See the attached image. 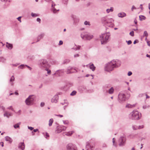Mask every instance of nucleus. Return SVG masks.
I'll return each mask as SVG.
<instances>
[{"mask_svg": "<svg viewBox=\"0 0 150 150\" xmlns=\"http://www.w3.org/2000/svg\"><path fill=\"white\" fill-rule=\"evenodd\" d=\"M1 1H6L7 0H1Z\"/></svg>", "mask_w": 150, "mask_h": 150, "instance_id": "61", "label": "nucleus"}, {"mask_svg": "<svg viewBox=\"0 0 150 150\" xmlns=\"http://www.w3.org/2000/svg\"><path fill=\"white\" fill-rule=\"evenodd\" d=\"M89 67L93 71H94L96 67L93 64L89 66Z\"/></svg>", "mask_w": 150, "mask_h": 150, "instance_id": "20", "label": "nucleus"}, {"mask_svg": "<svg viewBox=\"0 0 150 150\" xmlns=\"http://www.w3.org/2000/svg\"><path fill=\"white\" fill-rule=\"evenodd\" d=\"M76 93V92L75 91H73L72 93H71L70 95L71 96H74L75 95Z\"/></svg>", "mask_w": 150, "mask_h": 150, "instance_id": "30", "label": "nucleus"}, {"mask_svg": "<svg viewBox=\"0 0 150 150\" xmlns=\"http://www.w3.org/2000/svg\"><path fill=\"white\" fill-rule=\"evenodd\" d=\"M134 21V23H135V24H137V21L136 20H135Z\"/></svg>", "mask_w": 150, "mask_h": 150, "instance_id": "55", "label": "nucleus"}, {"mask_svg": "<svg viewBox=\"0 0 150 150\" xmlns=\"http://www.w3.org/2000/svg\"><path fill=\"white\" fill-rule=\"evenodd\" d=\"M86 148L87 149V150H89V149L88 150L89 148L90 150H97L96 149L93 150V146L91 147V146L90 145L89 143H87V144L86 146Z\"/></svg>", "mask_w": 150, "mask_h": 150, "instance_id": "14", "label": "nucleus"}, {"mask_svg": "<svg viewBox=\"0 0 150 150\" xmlns=\"http://www.w3.org/2000/svg\"><path fill=\"white\" fill-rule=\"evenodd\" d=\"M137 42L136 40H135L134 42V44H135Z\"/></svg>", "mask_w": 150, "mask_h": 150, "instance_id": "54", "label": "nucleus"}, {"mask_svg": "<svg viewBox=\"0 0 150 150\" xmlns=\"http://www.w3.org/2000/svg\"><path fill=\"white\" fill-rule=\"evenodd\" d=\"M117 66L118 67L116 63V61L114 60L112 61L106 65L105 67V70L108 71H111L114 67H117Z\"/></svg>", "mask_w": 150, "mask_h": 150, "instance_id": "2", "label": "nucleus"}, {"mask_svg": "<svg viewBox=\"0 0 150 150\" xmlns=\"http://www.w3.org/2000/svg\"><path fill=\"white\" fill-rule=\"evenodd\" d=\"M69 62V60H67V61L66 62L67 63H68Z\"/></svg>", "mask_w": 150, "mask_h": 150, "instance_id": "63", "label": "nucleus"}, {"mask_svg": "<svg viewBox=\"0 0 150 150\" xmlns=\"http://www.w3.org/2000/svg\"><path fill=\"white\" fill-rule=\"evenodd\" d=\"M67 149L69 150H76V148L75 146L72 144H68L67 146Z\"/></svg>", "mask_w": 150, "mask_h": 150, "instance_id": "8", "label": "nucleus"}, {"mask_svg": "<svg viewBox=\"0 0 150 150\" xmlns=\"http://www.w3.org/2000/svg\"><path fill=\"white\" fill-rule=\"evenodd\" d=\"M19 148L22 150H23L25 148V144L23 142L20 143L19 146Z\"/></svg>", "mask_w": 150, "mask_h": 150, "instance_id": "13", "label": "nucleus"}, {"mask_svg": "<svg viewBox=\"0 0 150 150\" xmlns=\"http://www.w3.org/2000/svg\"><path fill=\"white\" fill-rule=\"evenodd\" d=\"M38 130V129H34L33 130V131L34 132H37Z\"/></svg>", "mask_w": 150, "mask_h": 150, "instance_id": "50", "label": "nucleus"}, {"mask_svg": "<svg viewBox=\"0 0 150 150\" xmlns=\"http://www.w3.org/2000/svg\"><path fill=\"white\" fill-rule=\"evenodd\" d=\"M5 139L6 141H7L10 143H11L12 142V139L9 137L7 136L5 137Z\"/></svg>", "mask_w": 150, "mask_h": 150, "instance_id": "15", "label": "nucleus"}, {"mask_svg": "<svg viewBox=\"0 0 150 150\" xmlns=\"http://www.w3.org/2000/svg\"><path fill=\"white\" fill-rule=\"evenodd\" d=\"M63 123L64 124H68L69 122L67 121H64Z\"/></svg>", "mask_w": 150, "mask_h": 150, "instance_id": "36", "label": "nucleus"}, {"mask_svg": "<svg viewBox=\"0 0 150 150\" xmlns=\"http://www.w3.org/2000/svg\"><path fill=\"white\" fill-rule=\"evenodd\" d=\"M74 132V131H71L70 132H65V135L67 136H71L73 133Z\"/></svg>", "mask_w": 150, "mask_h": 150, "instance_id": "21", "label": "nucleus"}, {"mask_svg": "<svg viewBox=\"0 0 150 150\" xmlns=\"http://www.w3.org/2000/svg\"><path fill=\"white\" fill-rule=\"evenodd\" d=\"M14 80V77L13 76H12L11 77V78L10 79V81H13Z\"/></svg>", "mask_w": 150, "mask_h": 150, "instance_id": "32", "label": "nucleus"}, {"mask_svg": "<svg viewBox=\"0 0 150 150\" xmlns=\"http://www.w3.org/2000/svg\"><path fill=\"white\" fill-rule=\"evenodd\" d=\"M132 72H130V71H129V72L128 73V75L129 76H131L132 74Z\"/></svg>", "mask_w": 150, "mask_h": 150, "instance_id": "41", "label": "nucleus"}, {"mask_svg": "<svg viewBox=\"0 0 150 150\" xmlns=\"http://www.w3.org/2000/svg\"><path fill=\"white\" fill-rule=\"evenodd\" d=\"M15 94L16 95H18V93H17V92H16L15 93Z\"/></svg>", "mask_w": 150, "mask_h": 150, "instance_id": "60", "label": "nucleus"}, {"mask_svg": "<svg viewBox=\"0 0 150 150\" xmlns=\"http://www.w3.org/2000/svg\"><path fill=\"white\" fill-rule=\"evenodd\" d=\"M113 11V8L111 7L109 9H107L106 10V11L108 13H109L110 11Z\"/></svg>", "mask_w": 150, "mask_h": 150, "instance_id": "27", "label": "nucleus"}, {"mask_svg": "<svg viewBox=\"0 0 150 150\" xmlns=\"http://www.w3.org/2000/svg\"><path fill=\"white\" fill-rule=\"evenodd\" d=\"M67 127L64 126H62L57 127V133H60L62 131H64L66 130Z\"/></svg>", "mask_w": 150, "mask_h": 150, "instance_id": "9", "label": "nucleus"}, {"mask_svg": "<svg viewBox=\"0 0 150 150\" xmlns=\"http://www.w3.org/2000/svg\"><path fill=\"white\" fill-rule=\"evenodd\" d=\"M132 43V41L131 40H129L127 42V44L129 45L131 44Z\"/></svg>", "mask_w": 150, "mask_h": 150, "instance_id": "40", "label": "nucleus"}, {"mask_svg": "<svg viewBox=\"0 0 150 150\" xmlns=\"http://www.w3.org/2000/svg\"><path fill=\"white\" fill-rule=\"evenodd\" d=\"M112 142H113V144H114V142H115V139L114 138H113L112 139Z\"/></svg>", "mask_w": 150, "mask_h": 150, "instance_id": "52", "label": "nucleus"}, {"mask_svg": "<svg viewBox=\"0 0 150 150\" xmlns=\"http://www.w3.org/2000/svg\"><path fill=\"white\" fill-rule=\"evenodd\" d=\"M0 144H1V145L2 147H3L4 146V143L3 142H1L0 143Z\"/></svg>", "mask_w": 150, "mask_h": 150, "instance_id": "49", "label": "nucleus"}, {"mask_svg": "<svg viewBox=\"0 0 150 150\" xmlns=\"http://www.w3.org/2000/svg\"><path fill=\"white\" fill-rule=\"evenodd\" d=\"M129 34L132 36H133L134 35V31H132L131 32L129 33Z\"/></svg>", "mask_w": 150, "mask_h": 150, "instance_id": "34", "label": "nucleus"}, {"mask_svg": "<svg viewBox=\"0 0 150 150\" xmlns=\"http://www.w3.org/2000/svg\"><path fill=\"white\" fill-rule=\"evenodd\" d=\"M27 67L30 69V70H31V68H30V67H29V66H27Z\"/></svg>", "mask_w": 150, "mask_h": 150, "instance_id": "58", "label": "nucleus"}, {"mask_svg": "<svg viewBox=\"0 0 150 150\" xmlns=\"http://www.w3.org/2000/svg\"><path fill=\"white\" fill-rule=\"evenodd\" d=\"M118 99L120 101H122L125 100V95L122 93H120L118 95Z\"/></svg>", "mask_w": 150, "mask_h": 150, "instance_id": "10", "label": "nucleus"}, {"mask_svg": "<svg viewBox=\"0 0 150 150\" xmlns=\"http://www.w3.org/2000/svg\"><path fill=\"white\" fill-rule=\"evenodd\" d=\"M8 109H9L11 110H13V108L11 106H10V107H8Z\"/></svg>", "mask_w": 150, "mask_h": 150, "instance_id": "38", "label": "nucleus"}, {"mask_svg": "<svg viewBox=\"0 0 150 150\" xmlns=\"http://www.w3.org/2000/svg\"><path fill=\"white\" fill-rule=\"evenodd\" d=\"M146 98H149V96H148L146 94Z\"/></svg>", "mask_w": 150, "mask_h": 150, "instance_id": "53", "label": "nucleus"}, {"mask_svg": "<svg viewBox=\"0 0 150 150\" xmlns=\"http://www.w3.org/2000/svg\"><path fill=\"white\" fill-rule=\"evenodd\" d=\"M21 17H19L17 18L18 20L20 21V22H21Z\"/></svg>", "mask_w": 150, "mask_h": 150, "instance_id": "39", "label": "nucleus"}, {"mask_svg": "<svg viewBox=\"0 0 150 150\" xmlns=\"http://www.w3.org/2000/svg\"><path fill=\"white\" fill-rule=\"evenodd\" d=\"M76 71V70L75 69H71V70L68 69L67 70V74H69L71 73H72L73 72H74Z\"/></svg>", "mask_w": 150, "mask_h": 150, "instance_id": "16", "label": "nucleus"}, {"mask_svg": "<svg viewBox=\"0 0 150 150\" xmlns=\"http://www.w3.org/2000/svg\"><path fill=\"white\" fill-rule=\"evenodd\" d=\"M102 20L103 22L106 25L111 27H113V20L112 18H108L107 17H104L102 18Z\"/></svg>", "mask_w": 150, "mask_h": 150, "instance_id": "1", "label": "nucleus"}, {"mask_svg": "<svg viewBox=\"0 0 150 150\" xmlns=\"http://www.w3.org/2000/svg\"><path fill=\"white\" fill-rule=\"evenodd\" d=\"M58 99V96H54L51 100V102L52 103H56L57 102Z\"/></svg>", "mask_w": 150, "mask_h": 150, "instance_id": "11", "label": "nucleus"}, {"mask_svg": "<svg viewBox=\"0 0 150 150\" xmlns=\"http://www.w3.org/2000/svg\"><path fill=\"white\" fill-rule=\"evenodd\" d=\"M21 124V123H19L17 124H16L14 125L13 126L16 129L17 128H19V125Z\"/></svg>", "mask_w": 150, "mask_h": 150, "instance_id": "23", "label": "nucleus"}, {"mask_svg": "<svg viewBox=\"0 0 150 150\" xmlns=\"http://www.w3.org/2000/svg\"><path fill=\"white\" fill-rule=\"evenodd\" d=\"M40 21H41V20L40 18H37V21L39 22H40Z\"/></svg>", "mask_w": 150, "mask_h": 150, "instance_id": "43", "label": "nucleus"}, {"mask_svg": "<svg viewBox=\"0 0 150 150\" xmlns=\"http://www.w3.org/2000/svg\"><path fill=\"white\" fill-rule=\"evenodd\" d=\"M55 11V9H54L53 10V12L54 13H55L56 12Z\"/></svg>", "mask_w": 150, "mask_h": 150, "instance_id": "57", "label": "nucleus"}, {"mask_svg": "<svg viewBox=\"0 0 150 150\" xmlns=\"http://www.w3.org/2000/svg\"><path fill=\"white\" fill-rule=\"evenodd\" d=\"M147 43L149 46H150V41H147Z\"/></svg>", "mask_w": 150, "mask_h": 150, "instance_id": "45", "label": "nucleus"}, {"mask_svg": "<svg viewBox=\"0 0 150 150\" xmlns=\"http://www.w3.org/2000/svg\"><path fill=\"white\" fill-rule=\"evenodd\" d=\"M109 37L110 35L106 34H102L100 36V40L102 44H105L106 43L108 40Z\"/></svg>", "mask_w": 150, "mask_h": 150, "instance_id": "3", "label": "nucleus"}, {"mask_svg": "<svg viewBox=\"0 0 150 150\" xmlns=\"http://www.w3.org/2000/svg\"><path fill=\"white\" fill-rule=\"evenodd\" d=\"M114 91V89L112 88H111L109 90V93L110 94L112 93Z\"/></svg>", "mask_w": 150, "mask_h": 150, "instance_id": "26", "label": "nucleus"}, {"mask_svg": "<svg viewBox=\"0 0 150 150\" xmlns=\"http://www.w3.org/2000/svg\"><path fill=\"white\" fill-rule=\"evenodd\" d=\"M6 46L7 48L10 49H11L13 47L12 44H9L8 42L6 43Z\"/></svg>", "mask_w": 150, "mask_h": 150, "instance_id": "18", "label": "nucleus"}, {"mask_svg": "<svg viewBox=\"0 0 150 150\" xmlns=\"http://www.w3.org/2000/svg\"><path fill=\"white\" fill-rule=\"evenodd\" d=\"M40 65L42 67L47 68L49 67V65L45 59H43L40 61Z\"/></svg>", "mask_w": 150, "mask_h": 150, "instance_id": "7", "label": "nucleus"}, {"mask_svg": "<svg viewBox=\"0 0 150 150\" xmlns=\"http://www.w3.org/2000/svg\"><path fill=\"white\" fill-rule=\"evenodd\" d=\"M136 9L135 7L134 6H133L132 8V10L133 11V9Z\"/></svg>", "mask_w": 150, "mask_h": 150, "instance_id": "48", "label": "nucleus"}, {"mask_svg": "<svg viewBox=\"0 0 150 150\" xmlns=\"http://www.w3.org/2000/svg\"><path fill=\"white\" fill-rule=\"evenodd\" d=\"M148 34L146 31H145L144 32V36H145L146 37H147L148 36Z\"/></svg>", "mask_w": 150, "mask_h": 150, "instance_id": "31", "label": "nucleus"}, {"mask_svg": "<svg viewBox=\"0 0 150 150\" xmlns=\"http://www.w3.org/2000/svg\"><path fill=\"white\" fill-rule=\"evenodd\" d=\"M81 36L82 38L88 40L91 39L93 37L92 35L90 34H87L86 33L85 34L84 33L81 34Z\"/></svg>", "mask_w": 150, "mask_h": 150, "instance_id": "5", "label": "nucleus"}, {"mask_svg": "<svg viewBox=\"0 0 150 150\" xmlns=\"http://www.w3.org/2000/svg\"><path fill=\"white\" fill-rule=\"evenodd\" d=\"M132 150H135V149H134V148H132Z\"/></svg>", "mask_w": 150, "mask_h": 150, "instance_id": "62", "label": "nucleus"}, {"mask_svg": "<svg viewBox=\"0 0 150 150\" xmlns=\"http://www.w3.org/2000/svg\"><path fill=\"white\" fill-rule=\"evenodd\" d=\"M149 8L150 10V11H149V13L150 14V4L149 5Z\"/></svg>", "mask_w": 150, "mask_h": 150, "instance_id": "56", "label": "nucleus"}, {"mask_svg": "<svg viewBox=\"0 0 150 150\" xmlns=\"http://www.w3.org/2000/svg\"><path fill=\"white\" fill-rule=\"evenodd\" d=\"M139 18L140 20H144L146 18V17L144 16H139Z\"/></svg>", "mask_w": 150, "mask_h": 150, "instance_id": "28", "label": "nucleus"}, {"mask_svg": "<svg viewBox=\"0 0 150 150\" xmlns=\"http://www.w3.org/2000/svg\"><path fill=\"white\" fill-rule=\"evenodd\" d=\"M146 56L148 57H149V55H148V54H147L146 55Z\"/></svg>", "mask_w": 150, "mask_h": 150, "instance_id": "64", "label": "nucleus"}, {"mask_svg": "<svg viewBox=\"0 0 150 150\" xmlns=\"http://www.w3.org/2000/svg\"><path fill=\"white\" fill-rule=\"evenodd\" d=\"M63 44V42L62 41H60L59 42V44L60 45H62Z\"/></svg>", "mask_w": 150, "mask_h": 150, "instance_id": "44", "label": "nucleus"}, {"mask_svg": "<svg viewBox=\"0 0 150 150\" xmlns=\"http://www.w3.org/2000/svg\"><path fill=\"white\" fill-rule=\"evenodd\" d=\"M53 122V120L52 118L50 119L49 121V125L50 126L52 125V123Z\"/></svg>", "mask_w": 150, "mask_h": 150, "instance_id": "22", "label": "nucleus"}, {"mask_svg": "<svg viewBox=\"0 0 150 150\" xmlns=\"http://www.w3.org/2000/svg\"><path fill=\"white\" fill-rule=\"evenodd\" d=\"M33 96H30L26 99L25 103L27 105H29L33 104L34 99L33 97H32Z\"/></svg>", "mask_w": 150, "mask_h": 150, "instance_id": "6", "label": "nucleus"}, {"mask_svg": "<svg viewBox=\"0 0 150 150\" xmlns=\"http://www.w3.org/2000/svg\"><path fill=\"white\" fill-rule=\"evenodd\" d=\"M44 105H45V103H41V106H44Z\"/></svg>", "mask_w": 150, "mask_h": 150, "instance_id": "46", "label": "nucleus"}, {"mask_svg": "<svg viewBox=\"0 0 150 150\" xmlns=\"http://www.w3.org/2000/svg\"><path fill=\"white\" fill-rule=\"evenodd\" d=\"M45 70L47 71V74H51V71L50 70H48L47 68L45 69Z\"/></svg>", "mask_w": 150, "mask_h": 150, "instance_id": "35", "label": "nucleus"}, {"mask_svg": "<svg viewBox=\"0 0 150 150\" xmlns=\"http://www.w3.org/2000/svg\"><path fill=\"white\" fill-rule=\"evenodd\" d=\"M4 116H6L7 117H8L10 116H11V114L6 112L4 113Z\"/></svg>", "mask_w": 150, "mask_h": 150, "instance_id": "25", "label": "nucleus"}, {"mask_svg": "<svg viewBox=\"0 0 150 150\" xmlns=\"http://www.w3.org/2000/svg\"><path fill=\"white\" fill-rule=\"evenodd\" d=\"M49 137V136L48 135V134L46 133V135H45V137L46 138H47V137Z\"/></svg>", "mask_w": 150, "mask_h": 150, "instance_id": "47", "label": "nucleus"}, {"mask_svg": "<svg viewBox=\"0 0 150 150\" xmlns=\"http://www.w3.org/2000/svg\"><path fill=\"white\" fill-rule=\"evenodd\" d=\"M126 15V14L124 13H118V16L119 17H123Z\"/></svg>", "mask_w": 150, "mask_h": 150, "instance_id": "19", "label": "nucleus"}, {"mask_svg": "<svg viewBox=\"0 0 150 150\" xmlns=\"http://www.w3.org/2000/svg\"><path fill=\"white\" fill-rule=\"evenodd\" d=\"M56 115L57 116H58L60 117H63V115Z\"/></svg>", "mask_w": 150, "mask_h": 150, "instance_id": "37", "label": "nucleus"}, {"mask_svg": "<svg viewBox=\"0 0 150 150\" xmlns=\"http://www.w3.org/2000/svg\"><path fill=\"white\" fill-rule=\"evenodd\" d=\"M135 104L131 105L129 104H128L126 105V107L128 108H132L135 107Z\"/></svg>", "mask_w": 150, "mask_h": 150, "instance_id": "17", "label": "nucleus"}, {"mask_svg": "<svg viewBox=\"0 0 150 150\" xmlns=\"http://www.w3.org/2000/svg\"><path fill=\"white\" fill-rule=\"evenodd\" d=\"M120 140L121 142L119 144V145L121 146L123 145V143L125 142V139L124 137H122L120 138Z\"/></svg>", "mask_w": 150, "mask_h": 150, "instance_id": "12", "label": "nucleus"}, {"mask_svg": "<svg viewBox=\"0 0 150 150\" xmlns=\"http://www.w3.org/2000/svg\"><path fill=\"white\" fill-rule=\"evenodd\" d=\"M143 127H144V126L143 125H142L141 126H140L139 127V128H138L137 127L133 126V128L134 129L136 130V129H140L142 128H143Z\"/></svg>", "mask_w": 150, "mask_h": 150, "instance_id": "24", "label": "nucleus"}, {"mask_svg": "<svg viewBox=\"0 0 150 150\" xmlns=\"http://www.w3.org/2000/svg\"><path fill=\"white\" fill-rule=\"evenodd\" d=\"M28 128L29 129H30L31 130H32L33 129V127H28Z\"/></svg>", "mask_w": 150, "mask_h": 150, "instance_id": "42", "label": "nucleus"}, {"mask_svg": "<svg viewBox=\"0 0 150 150\" xmlns=\"http://www.w3.org/2000/svg\"><path fill=\"white\" fill-rule=\"evenodd\" d=\"M132 119L138 120L141 117V114L137 111H134L131 113Z\"/></svg>", "mask_w": 150, "mask_h": 150, "instance_id": "4", "label": "nucleus"}, {"mask_svg": "<svg viewBox=\"0 0 150 150\" xmlns=\"http://www.w3.org/2000/svg\"><path fill=\"white\" fill-rule=\"evenodd\" d=\"M84 23L85 25H90V23L89 22H87V21H85L84 22Z\"/></svg>", "mask_w": 150, "mask_h": 150, "instance_id": "33", "label": "nucleus"}, {"mask_svg": "<svg viewBox=\"0 0 150 150\" xmlns=\"http://www.w3.org/2000/svg\"><path fill=\"white\" fill-rule=\"evenodd\" d=\"M23 65H21L19 67H20L21 68H22V67H23Z\"/></svg>", "mask_w": 150, "mask_h": 150, "instance_id": "59", "label": "nucleus"}, {"mask_svg": "<svg viewBox=\"0 0 150 150\" xmlns=\"http://www.w3.org/2000/svg\"><path fill=\"white\" fill-rule=\"evenodd\" d=\"M31 16L33 17H36L38 16H39V15L38 14L33 13H32Z\"/></svg>", "mask_w": 150, "mask_h": 150, "instance_id": "29", "label": "nucleus"}, {"mask_svg": "<svg viewBox=\"0 0 150 150\" xmlns=\"http://www.w3.org/2000/svg\"><path fill=\"white\" fill-rule=\"evenodd\" d=\"M79 56V55L78 54H76L75 55L74 57H77Z\"/></svg>", "mask_w": 150, "mask_h": 150, "instance_id": "51", "label": "nucleus"}]
</instances>
